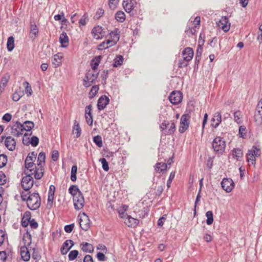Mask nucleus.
I'll use <instances>...</instances> for the list:
<instances>
[{
  "instance_id": "8",
  "label": "nucleus",
  "mask_w": 262,
  "mask_h": 262,
  "mask_svg": "<svg viewBox=\"0 0 262 262\" xmlns=\"http://www.w3.org/2000/svg\"><path fill=\"white\" fill-rule=\"evenodd\" d=\"M35 159H33V158H30V156H27L25 161V167L27 171H29L31 174H34L35 177V168H37L34 164Z\"/></svg>"
},
{
  "instance_id": "17",
  "label": "nucleus",
  "mask_w": 262,
  "mask_h": 262,
  "mask_svg": "<svg viewBox=\"0 0 262 262\" xmlns=\"http://www.w3.org/2000/svg\"><path fill=\"white\" fill-rule=\"evenodd\" d=\"M136 4V0H123L122 5L125 11L127 13H129L134 9Z\"/></svg>"
},
{
  "instance_id": "39",
  "label": "nucleus",
  "mask_w": 262,
  "mask_h": 262,
  "mask_svg": "<svg viewBox=\"0 0 262 262\" xmlns=\"http://www.w3.org/2000/svg\"><path fill=\"white\" fill-rule=\"evenodd\" d=\"M73 133L76 134L77 138L79 137L81 134V128L79 123L76 121H75L74 122V125L73 128Z\"/></svg>"
},
{
  "instance_id": "44",
  "label": "nucleus",
  "mask_w": 262,
  "mask_h": 262,
  "mask_svg": "<svg viewBox=\"0 0 262 262\" xmlns=\"http://www.w3.org/2000/svg\"><path fill=\"white\" fill-rule=\"evenodd\" d=\"M9 78L10 76L8 74H5L2 77L0 84H2L3 86V90H4V88L6 86Z\"/></svg>"
},
{
  "instance_id": "14",
  "label": "nucleus",
  "mask_w": 262,
  "mask_h": 262,
  "mask_svg": "<svg viewBox=\"0 0 262 262\" xmlns=\"http://www.w3.org/2000/svg\"><path fill=\"white\" fill-rule=\"evenodd\" d=\"M182 94L179 91H173L169 96L170 102L174 105L180 103L182 100Z\"/></svg>"
},
{
  "instance_id": "29",
  "label": "nucleus",
  "mask_w": 262,
  "mask_h": 262,
  "mask_svg": "<svg viewBox=\"0 0 262 262\" xmlns=\"http://www.w3.org/2000/svg\"><path fill=\"white\" fill-rule=\"evenodd\" d=\"M24 95V91L22 90L20 88L16 90L12 96V99L14 101H18L21 97H22Z\"/></svg>"
},
{
  "instance_id": "47",
  "label": "nucleus",
  "mask_w": 262,
  "mask_h": 262,
  "mask_svg": "<svg viewBox=\"0 0 262 262\" xmlns=\"http://www.w3.org/2000/svg\"><path fill=\"white\" fill-rule=\"evenodd\" d=\"M7 162V157L6 155H0V168L5 166Z\"/></svg>"
},
{
  "instance_id": "18",
  "label": "nucleus",
  "mask_w": 262,
  "mask_h": 262,
  "mask_svg": "<svg viewBox=\"0 0 262 262\" xmlns=\"http://www.w3.org/2000/svg\"><path fill=\"white\" fill-rule=\"evenodd\" d=\"M219 26L221 27L224 32L228 31L230 29V23L229 22L228 17H222L219 21Z\"/></svg>"
},
{
  "instance_id": "34",
  "label": "nucleus",
  "mask_w": 262,
  "mask_h": 262,
  "mask_svg": "<svg viewBox=\"0 0 262 262\" xmlns=\"http://www.w3.org/2000/svg\"><path fill=\"white\" fill-rule=\"evenodd\" d=\"M23 241L26 246L27 245V246H29L31 245L32 242V236L28 232H27L24 234Z\"/></svg>"
},
{
  "instance_id": "41",
  "label": "nucleus",
  "mask_w": 262,
  "mask_h": 262,
  "mask_svg": "<svg viewBox=\"0 0 262 262\" xmlns=\"http://www.w3.org/2000/svg\"><path fill=\"white\" fill-rule=\"evenodd\" d=\"M99 89L98 85H95L93 86L89 92V98L91 99L94 98L98 93Z\"/></svg>"
},
{
  "instance_id": "37",
  "label": "nucleus",
  "mask_w": 262,
  "mask_h": 262,
  "mask_svg": "<svg viewBox=\"0 0 262 262\" xmlns=\"http://www.w3.org/2000/svg\"><path fill=\"white\" fill-rule=\"evenodd\" d=\"M127 222H125L126 224L128 225V227H132L136 226L139 222V221L137 219H135L129 215H127Z\"/></svg>"
},
{
  "instance_id": "62",
  "label": "nucleus",
  "mask_w": 262,
  "mask_h": 262,
  "mask_svg": "<svg viewBox=\"0 0 262 262\" xmlns=\"http://www.w3.org/2000/svg\"><path fill=\"white\" fill-rule=\"evenodd\" d=\"M11 118L12 115L9 113H6L3 116L2 119L3 121L8 122L11 121Z\"/></svg>"
},
{
  "instance_id": "54",
  "label": "nucleus",
  "mask_w": 262,
  "mask_h": 262,
  "mask_svg": "<svg viewBox=\"0 0 262 262\" xmlns=\"http://www.w3.org/2000/svg\"><path fill=\"white\" fill-rule=\"evenodd\" d=\"M24 84L26 85L25 88L26 93L27 94L28 96H31L32 93V90L31 86L29 85V83L27 81H25L24 83Z\"/></svg>"
},
{
  "instance_id": "4",
  "label": "nucleus",
  "mask_w": 262,
  "mask_h": 262,
  "mask_svg": "<svg viewBox=\"0 0 262 262\" xmlns=\"http://www.w3.org/2000/svg\"><path fill=\"white\" fill-rule=\"evenodd\" d=\"M226 143L220 137H216L212 142V147L216 153L223 154L225 149Z\"/></svg>"
},
{
  "instance_id": "5",
  "label": "nucleus",
  "mask_w": 262,
  "mask_h": 262,
  "mask_svg": "<svg viewBox=\"0 0 262 262\" xmlns=\"http://www.w3.org/2000/svg\"><path fill=\"white\" fill-rule=\"evenodd\" d=\"M99 73H94L93 71H89L85 74L83 79V84L85 87L90 86L94 83L98 76Z\"/></svg>"
},
{
  "instance_id": "28",
  "label": "nucleus",
  "mask_w": 262,
  "mask_h": 262,
  "mask_svg": "<svg viewBox=\"0 0 262 262\" xmlns=\"http://www.w3.org/2000/svg\"><path fill=\"white\" fill-rule=\"evenodd\" d=\"M59 41L63 48L67 47L69 45V38L66 32H62L59 37Z\"/></svg>"
},
{
  "instance_id": "2",
  "label": "nucleus",
  "mask_w": 262,
  "mask_h": 262,
  "mask_svg": "<svg viewBox=\"0 0 262 262\" xmlns=\"http://www.w3.org/2000/svg\"><path fill=\"white\" fill-rule=\"evenodd\" d=\"M46 155L44 152H40L37 158V168L35 169V179L40 180L44 174V165L45 164Z\"/></svg>"
},
{
  "instance_id": "9",
  "label": "nucleus",
  "mask_w": 262,
  "mask_h": 262,
  "mask_svg": "<svg viewBox=\"0 0 262 262\" xmlns=\"http://www.w3.org/2000/svg\"><path fill=\"white\" fill-rule=\"evenodd\" d=\"M190 117L188 114H183L180 120V126L179 127V132L181 133H184L188 128L189 122V119Z\"/></svg>"
},
{
  "instance_id": "56",
  "label": "nucleus",
  "mask_w": 262,
  "mask_h": 262,
  "mask_svg": "<svg viewBox=\"0 0 262 262\" xmlns=\"http://www.w3.org/2000/svg\"><path fill=\"white\" fill-rule=\"evenodd\" d=\"M6 177L5 174V173L2 171H0V185H4L6 183Z\"/></svg>"
},
{
  "instance_id": "42",
  "label": "nucleus",
  "mask_w": 262,
  "mask_h": 262,
  "mask_svg": "<svg viewBox=\"0 0 262 262\" xmlns=\"http://www.w3.org/2000/svg\"><path fill=\"white\" fill-rule=\"evenodd\" d=\"M123 61V58L122 56L119 55L116 58H115L113 63V66L114 67H118V66H121Z\"/></svg>"
},
{
  "instance_id": "48",
  "label": "nucleus",
  "mask_w": 262,
  "mask_h": 262,
  "mask_svg": "<svg viewBox=\"0 0 262 262\" xmlns=\"http://www.w3.org/2000/svg\"><path fill=\"white\" fill-rule=\"evenodd\" d=\"M78 255V251L76 250H74L70 252L68 257L70 260H74Z\"/></svg>"
},
{
  "instance_id": "20",
  "label": "nucleus",
  "mask_w": 262,
  "mask_h": 262,
  "mask_svg": "<svg viewBox=\"0 0 262 262\" xmlns=\"http://www.w3.org/2000/svg\"><path fill=\"white\" fill-rule=\"evenodd\" d=\"M5 145L9 150L13 151L15 148L16 141L12 137L9 136L6 138Z\"/></svg>"
},
{
  "instance_id": "24",
  "label": "nucleus",
  "mask_w": 262,
  "mask_h": 262,
  "mask_svg": "<svg viewBox=\"0 0 262 262\" xmlns=\"http://www.w3.org/2000/svg\"><path fill=\"white\" fill-rule=\"evenodd\" d=\"M20 253L21 257L24 261H28L29 260L30 258V254L27 248V246L24 245L21 247Z\"/></svg>"
},
{
  "instance_id": "43",
  "label": "nucleus",
  "mask_w": 262,
  "mask_h": 262,
  "mask_svg": "<svg viewBox=\"0 0 262 262\" xmlns=\"http://www.w3.org/2000/svg\"><path fill=\"white\" fill-rule=\"evenodd\" d=\"M206 216L207 217L206 223L208 225H210L213 222V213L212 211H208L206 213Z\"/></svg>"
},
{
  "instance_id": "27",
  "label": "nucleus",
  "mask_w": 262,
  "mask_h": 262,
  "mask_svg": "<svg viewBox=\"0 0 262 262\" xmlns=\"http://www.w3.org/2000/svg\"><path fill=\"white\" fill-rule=\"evenodd\" d=\"M62 58V55L61 53H58L57 54L54 55L52 59V64L54 66L55 68L58 67L61 63V59Z\"/></svg>"
},
{
  "instance_id": "63",
  "label": "nucleus",
  "mask_w": 262,
  "mask_h": 262,
  "mask_svg": "<svg viewBox=\"0 0 262 262\" xmlns=\"http://www.w3.org/2000/svg\"><path fill=\"white\" fill-rule=\"evenodd\" d=\"M59 158V152L57 150H54L52 154V159L54 161H56Z\"/></svg>"
},
{
  "instance_id": "64",
  "label": "nucleus",
  "mask_w": 262,
  "mask_h": 262,
  "mask_svg": "<svg viewBox=\"0 0 262 262\" xmlns=\"http://www.w3.org/2000/svg\"><path fill=\"white\" fill-rule=\"evenodd\" d=\"M166 216V215H164L163 216H162L158 220V226L159 227H161L163 226V225L164 224V222L166 220V217H165Z\"/></svg>"
},
{
  "instance_id": "36",
  "label": "nucleus",
  "mask_w": 262,
  "mask_h": 262,
  "mask_svg": "<svg viewBox=\"0 0 262 262\" xmlns=\"http://www.w3.org/2000/svg\"><path fill=\"white\" fill-rule=\"evenodd\" d=\"M7 47L8 51H12L14 48V38L13 36H10L8 38Z\"/></svg>"
},
{
  "instance_id": "57",
  "label": "nucleus",
  "mask_w": 262,
  "mask_h": 262,
  "mask_svg": "<svg viewBox=\"0 0 262 262\" xmlns=\"http://www.w3.org/2000/svg\"><path fill=\"white\" fill-rule=\"evenodd\" d=\"M7 258V256L6 251H0V262H6Z\"/></svg>"
},
{
  "instance_id": "46",
  "label": "nucleus",
  "mask_w": 262,
  "mask_h": 262,
  "mask_svg": "<svg viewBox=\"0 0 262 262\" xmlns=\"http://www.w3.org/2000/svg\"><path fill=\"white\" fill-rule=\"evenodd\" d=\"M39 143V139L36 136H33L31 139L30 140V141L26 144H31L32 146L33 147H36L38 145Z\"/></svg>"
},
{
  "instance_id": "31",
  "label": "nucleus",
  "mask_w": 262,
  "mask_h": 262,
  "mask_svg": "<svg viewBox=\"0 0 262 262\" xmlns=\"http://www.w3.org/2000/svg\"><path fill=\"white\" fill-rule=\"evenodd\" d=\"M115 18L119 23H123L126 18V15L122 11H118L115 15Z\"/></svg>"
},
{
  "instance_id": "22",
  "label": "nucleus",
  "mask_w": 262,
  "mask_h": 262,
  "mask_svg": "<svg viewBox=\"0 0 262 262\" xmlns=\"http://www.w3.org/2000/svg\"><path fill=\"white\" fill-rule=\"evenodd\" d=\"M184 56V60L185 61H190L193 56V51L191 48H186L182 52Z\"/></svg>"
},
{
  "instance_id": "58",
  "label": "nucleus",
  "mask_w": 262,
  "mask_h": 262,
  "mask_svg": "<svg viewBox=\"0 0 262 262\" xmlns=\"http://www.w3.org/2000/svg\"><path fill=\"white\" fill-rule=\"evenodd\" d=\"M97 258H98V260L100 261H105L107 259L106 257L105 256L104 253L102 252H98L97 254Z\"/></svg>"
},
{
  "instance_id": "30",
  "label": "nucleus",
  "mask_w": 262,
  "mask_h": 262,
  "mask_svg": "<svg viewBox=\"0 0 262 262\" xmlns=\"http://www.w3.org/2000/svg\"><path fill=\"white\" fill-rule=\"evenodd\" d=\"M69 192L73 195V198L81 193L77 185H72L69 189Z\"/></svg>"
},
{
  "instance_id": "19",
  "label": "nucleus",
  "mask_w": 262,
  "mask_h": 262,
  "mask_svg": "<svg viewBox=\"0 0 262 262\" xmlns=\"http://www.w3.org/2000/svg\"><path fill=\"white\" fill-rule=\"evenodd\" d=\"M38 29L34 21H31L30 25V37L34 40L37 36Z\"/></svg>"
},
{
  "instance_id": "25",
  "label": "nucleus",
  "mask_w": 262,
  "mask_h": 262,
  "mask_svg": "<svg viewBox=\"0 0 262 262\" xmlns=\"http://www.w3.org/2000/svg\"><path fill=\"white\" fill-rule=\"evenodd\" d=\"M165 186V183L164 181L157 182L155 184L154 189L155 190V194L157 196H160L163 191V188Z\"/></svg>"
},
{
  "instance_id": "32",
  "label": "nucleus",
  "mask_w": 262,
  "mask_h": 262,
  "mask_svg": "<svg viewBox=\"0 0 262 262\" xmlns=\"http://www.w3.org/2000/svg\"><path fill=\"white\" fill-rule=\"evenodd\" d=\"M213 117L215 118L216 122L215 123H211V125L214 128H216L219 126L222 121V115L221 113L217 112L215 113Z\"/></svg>"
},
{
  "instance_id": "1",
  "label": "nucleus",
  "mask_w": 262,
  "mask_h": 262,
  "mask_svg": "<svg viewBox=\"0 0 262 262\" xmlns=\"http://www.w3.org/2000/svg\"><path fill=\"white\" fill-rule=\"evenodd\" d=\"M20 198L23 201L27 202V207L32 210L38 209L41 205V198L38 192H21Z\"/></svg>"
},
{
  "instance_id": "33",
  "label": "nucleus",
  "mask_w": 262,
  "mask_h": 262,
  "mask_svg": "<svg viewBox=\"0 0 262 262\" xmlns=\"http://www.w3.org/2000/svg\"><path fill=\"white\" fill-rule=\"evenodd\" d=\"M81 246H82V250L85 252L91 253L94 251V247L91 244L82 243Z\"/></svg>"
},
{
  "instance_id": "53",
  "label": "nucleus",
  "mask_w": 262,
  "mask_h": 262,
  "mask_svg": "<svg viewBox=\"0 0 262 262\" xmlns=\"http://www.w3.org/2000/svg\"><path fill=\"white\" fill-rule=\"evenodd\" d=\"M85 118L88 124L89 125H92L93 121L92 114L90 113V114H85Z\"/></svg>"
},
{
  "instance_id": "35",
  "label": "nucleus",
  "mask_w": 262,
  "mask_h": 262,
  "mask_svg": "<svg viewBox=\"0 0 262 262\" xmlns=\"http://www.w3.org/2000/svg\"><path fill=\"white\" fill-rule=\"evenodd\" d=\"M167 164L165 163H158L155 166V170L157 172H161L167 169Z\"/></svg>"
},
{
  "instance_id": "50",
  "label": "nucleus",
  "mask_w": 262,
  "mask_h": 262,
  "mask_svg": "<svg viewBox=\"0 0 262 262\" xmlns=\"http://www.w3.org/2000/svg\"><path fill=\"white\" fill-rule=\"evenodd\" d=\"M88 20V15L87 13H85L81 18L79 19V26H85L86 23V21Z\"/></svg>"
},
{
  "instance_id": "52",
  "label": "nucleus",
  "mask_w": 262,
  "mask_h": 262,
  "mask_svg": "<svg viewBox=\"0 0 262 262\" xmlns=\"http://www.w3.org/2000/svg\"><path fill=\"white\" fill-rule=\"evenodd\" d=\"M241 112L239 111H237L234 113V120L236 122L239 124L241 123Z\"/></svg>"
},
{
  "instance_id": "21",
  "label": "nucleus",
  "mask_w": 262,
  "mask_h": 262,
  "mask_svg": "<svg viewBox=\"0 0 262 262\" xmlns=\"http://www.w3.org/2000/svg\"><path fill=\"white\" fill-rule=\"evenodd\" d=\"M116 43L117 41H114L113 40H107L106 41H103L102 43L99 44L98 46L97 49L99 50L106 49L111 47L114 46Z\"/></svg>"
},
{
  "instance_id": "7",
  "label": "nucleus",
  "mask_w": 262,
  "mask_h": 262,
  "mask_svg": "<svg viewBox=\"0 0 262 262\" xmlns=\"http://www.w3.org/2000/svg\"><path fill=\"white\" fill-rule=\"evenodd\" d=\"M259 150V149L255 146H253L252 149L248 150L247 159L248 163L251 162L252 165H255V157L259 156L258 154Z\"/></svg>"
},
{
  "instance_id": "49",
  "label": "nucleus",
  "mask_w": 262,
  "mask_h": 262,
  "mask_svg": "<svg viewBox=\"0 0 262 262\" xmlns=\"http://www.w3.org/2000/svg\"><path fill=\"white\" fill-rule=\"evenodd\" d=\"M99 161L101 162L103 169L105 171H107L109 170V166L106 160L103 158L100 159Z\"/></svg>"
},
{
  "instance_id": "23",
  "label": "nucleus",
  "mask_w": 262,
  "mask_h": 262,
  "mask_svg": "<svg viewBox=\"0 0 262 262\" xmlns=\"http://www.w3.org/2000/svg\"><path fill=\"white\" fill-rule=\"evenodd\" d=\"M254 121L257 124L262 123V106H257L254 113Z\"/></svg>"
},
{
  "instance_id": "15",
  "label": "nucleus",
  "mask_w": 262,
  "mask_h": 262,
  "mask_svg": "<svg viewBox=\"0 0 262 262\" xmlns=\"http://www.w3.org/2000/svg\"><path fill=\"white\" fill-rule=\"evenodd\" d=\"M73 202L76 210H79L83 208L85 202L82 193L73 198Z\"/></svg>"
},
{
  "instance_id": "13",
  "label": "nucleus",
  "mask_w": 262,
  "mask_h": 262,
  "mask_svg": "<svg viewBox=\"0 0 262 262\" xmlns=\"http://www.w3.org/2000/svg\"><path fill=\"white\" fill-rule=\"evenodd\" d=\"M221 186L226 192H230L234 187V183L231 179L224 178L221 182Z\"/></svg>"
},
{
  "instance_id": "55",
  "label": "nucleus",
  "mask_w": 262,
  "mask_h": 262,
  "mask_svg": "<svg viewBox=\"0 0 262 262\" xmlns=\"http://www.w3.org/2000/svg\"><path fill=\"white\" fill-rule=\"evenodd\" d=\"M175 177V172H171L169 177V179L167 182V187L168 188H170L171 183Z\"/></svg>"
},
{
  "instance_id": "60",
  "label": "nucleus",
  "mask_w": 262,
  "mask_h": 262,
  "mask_svg": "<svg viewBox=\"0 0 262 262\" xmlns=\"http://www.w3.org/2000/svg\"><path fill=\"white\" fill-rule=\"evenodd\" d=\"M6 233L3 230H0V246L3 245L5 239Z\"/></svg>"
},
{
  "instance_id": "51",
  "label": "nucleus",
  "mask_w": 262,
  "mask_h": 262,
  "mask_svg": "<svg viewBox=\"0 0 262 262\" xmlns=\"http://www.w3.org/2000/svg\"><path fill=\"white\" fill-rule=\"evenodd\" d=\"M246 128L244 126H239L238 134L241 137L245 138L246 136Z\"/></svg>"
},
{
  "instance_id": "26",
  "label": "nucleus",
  "mask_w": 262,
  "mask_h": 262,
  "mask_svg": "<svg viewBox=\"0 0 262 262\" xmlns=\"http://www.w3.org/2000/svg\"><path fill=\"white\" fill-rule=\"evenodd\" d=\"M31 214L30 211H27L24 213L21 222L22 226L24 227H26L28 226L29 222L31 220Z\"/></svg>"
},
{
  "instance_id": "61",
  "label": "nucleus",
  "mask_w": 262,
  "mask_h": 262,
  "mask_svg": "<svg viewBox=\"0 0 262 262\" xmlns=\"http://www.w3.org/2000/svg\"><path fill=\"white\" fill-rule=\"evenodd\" d=\"M74 227V224L66 225L64 227V230L67 233H71L73 230Z\"/></svg>"
},
{
  "instance_id": "38",
  "label": "nucleus",
  "mask_w": 262,
  "mask_h": 262,
  "mask_svg": "<svg viewBox=\"0 0 262 262\" xmlns=\"http://www.w3.org/2000/svg\"><path fill=\"white\" fill-rule=\"evenodd\" d=\"M232 151L233 157L236 158L237 160H239V159L243 157V153L240 148H234Z\"/></svg>"
},
{
  "instance_id": "45",
  "label": "nucleus",
  "mask_w": 262,
  "mask_h": 262,
  "mask_svg": "<svg viewBox=\"0 0 262 262\" xmlns=\"http://www.w3.org/2000/svg\"><path fill=\"white\" fill-rule=\"evenodd\" d=\"M93 141L99 147L102 146V138L100 136L97 135L93 138Z\"/></svg>"
},
{
  "instance_id": "59",
  "label": "nucleus",
  "mask_w": 262,
  "mask_h": 262,
  "mask_svg": "<svg viewBox=\"0 0 262 262\" xmlns=\"http://www.w3.org/2000/svg\"><path fill=\"white\" fill-rule=\"evenodd\" d=\"M69 244H71V248L74 246V243L71 239L66 240L62 244V246L65 247L66 248H68L70 246H69Z\"/></svg>"
},
{
  "instance_id": "40",
  "label": "nucleus",
  "mask_w": 262,
  "mask_h": 262,
  "mask_svg": "<svg viewBox=\"0 0 262 262\" xmlns=\"http://www.w3.org/2000/svg\"><path fill=\"white\" fill-rule=\"evenodd\" d=\"M24 130L30 131L34 126V123L31 121H26L24 123Z\"/></svg>"
},
{
  "instance_id": "10",
  "label": "nucleus",
  "mask_w": 262,
  "mask_h": 262,
  "mask_svg": "<svg viewBox=\"0 0 262 262\" xmlns=\"http://www.w3.org/2000/svg\"><path fill=\"white\" fill-rule=\"evenodd\" d=\"M92 34L96 39H100L103 38L105 36V32L102 27L98 25L93 28Z\"/></svg>"
},
{
  "instance_id": "3",
  "label": "nucleus",
  "mask_w": 262,
  "mask_h": 262,
  "mask_svg": "<svg viewBox=\"0 0 262 262\" xmlns=\"http://www.w3.org/2000/svg\"><path fill=\"white\" fill-rule=\"evenodd\" d=\"M25 173L26 176L23 177L21 181V185L23 189L25 190L24 192H29L30 189L33 187L34 184V180L32 177L34 174H31V172L29 173V171H25Z\"/></svg>"
},
{
  "instance_id": "6",
  "label": "nucleus",
  "mask_w": 262,
  "mask_h": 262,
  "mask_svg": "<svg viewBox=\"0 0 262 262\" xmlns=\"http://www.w3.org/2000/svg\"><path fill=\"white\" fill-rule=\"evenodd\" d=\"M160 127L161 130L164 131V133L167 135H171L176 130V125L173 122L169 123L166 121L160 124Z\"/></svg>"
},
{
  "instance_id": "11",
  "label": "nucleus",
  "mask_w": 262,
  "mask_h": 262,
  "mask_svg": "<svg viewBox=\"0 0 262 262\" xmlns=\"http://www.w3.org/2000/svg\"><path fill=\"white\" fill-rule=\"evenodd\" d=\"M24 131V124L20 123L19 121H16L11 127V134L13 136L18 137L23 134Z\"/></svg>"
},
{
  "instance_id": "16",
  "label": "nucleus",
  "mask_w": 262,
  "mask_h": 262,
  "mask_svg": "<svg viewBox=\"0 0 262 262\" xmlns=\"http://www.w3.org/2000/svg\"><path fill=\"white\" fill-rule=\"evenodd\" d=\"M110 102V99L105 95L101 96L97 102V108L99 111L104 110Z\"/></svg>"
},
{
  "instance_id": "12",
  "label": "nucleus",
  "mask_w": 262,
  "mask_h": 262,
  "mask_svg": "<svg viewBox=\"0 0 262 262\" xmlns=\"http://www.w3.org/2000/svg\"><path fill=\"white\" fill-rule=\"evenodd\" d=\"M79 225L81 229L87 231L90 227L91 221L89 216L85 213H83L79 219Z\"/></svg>"
}]
</instances>
